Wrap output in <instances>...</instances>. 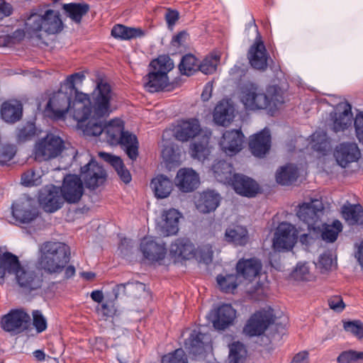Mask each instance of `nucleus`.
<instances>
[{"label": "nucleus", "mask_w": 363, "mask_h": 363, "mask_svg": "<svg viewBox=\"0 0 363 363\" xmlns=\"http://www.w3.org/2000/svg\"><path fill=\"white\" fill-rule=\"evenodd\" d=\"M113 96L111 86L102 79L97 81L91 95L77 91L73 100V118L82 122L94 118L108 117L112 112L111 101Z\"/></svg>", "instance_id": "obj_1"}, {"label": "nucleus", "mask_w": 363, "mask_h": 363, "mask_svg": "<svg viewBox=\"0 0 363 363\" xmlns=\"http://www.w3.org/2000/svg\"><path fill=\"white\" fill-rule=\"evenodd\" d=\"M6 273L14 274L19 286L26 292L38 289L43 285L42 274L21 266L18 257L13 253L0 251V279H3Z\"/></svg>", "instance_id": "obj_2"}, {"label": "nucleus", "mask_w": 363, "mask_h": 363, "mask_svg": "<svg viewBox=\"0 0 363 363\" xmlns=\"http://www.w3.org/2000/svg\"><path fill=\"white\" fill-rule=\"evenodd\" d=\"M39 269L45 274L57 275L62 273L69 262V247L61 242H45L39 249Z\"/></svg>", "instance_id": "obj_3"}, {"label": "nucleus", "mask_w": 363, "mask_h": 363, "mask_svg": "<svg viewBox=\"0 0 363 363\" xmlns=\"http://www.w3.org/2000/svg\"><path fill=\"white\" fill-rule=\"evenodd\" d=\"M63 28L59 11L48 9L43 14L31 12L25 20L24 31L30 38L40 37V33L56 34Z\"/></svg>", "instance_id": "obj_4"}, {"label": "nucleus", "mask_w": 363, "mask_h": 363, "mask_svg": "<svg viewBox=\"0 0 363 363\" xmlns=\"http://www.w3.org/2000/svg\"><path fill=\"white\" fill-rule=\"evenodd\" d=\"M73 93L66 86L65 90L62 88L54 92L45 108L46 116L52 120H60L65 117L69 109L73 112V101H72Z\"/></svg>", "instance_id": "obj_5"}, {"label": "nucleus", "mask_w": 363, "mask_h": 363, "mask_svg": "<svg viewBox=\"0 0 363 363\" xmlns=\"http://www.w3.org/2000/svg\"><path fill=\"white\" fill-rule=\"evenodd\" d=\"M64 149L63 140L54 134H48L35 145L34 157L38 162L57 157Z\"/></svg>", "instance_id": "obj_6"}, {"label": "nucleus", "mask_w": 363, "mask_h": 363, "mask_svg": "<svg viewBox=\"0 0 363 363\" xmlns=\"http://www.w3.org/2000/svg\"><path fill=\"white\" fill-rule=\"evenodd\" d=\"M30 316L23 309H11L1 318L2 330L11 335H18L28 330L30 325Z\"/></svg>", "instance_id": "obj_7"}, {"label": "nucleus", "mask_w": 363, "mask_h": 363, "mask_svg": "<svg viewBox=\"0 0 363 363\" xmlns=\"http://www.w3.org/2000/svg\"><path fill=\"white\" fill-rule=\"evenodd\" d=\"M274 322L272 308L262 309L253 313L243 328L245 334L250 337L262 335Z\"/></svg>", "instance_id": "obj_8"}, {"label": "nucleus", "mask_w": 363, "mask_h": 363, "mask_svg": "<svg viewBox=\"0 0 363 363\" xmlns=\"http://www.w3.org/2000/svg\"><path fill=\"white\" fill-rule=\"evenodd\" d=\"M12 218L16 224H28L38 216L35 201L26 196L21 197L11 205Z\"/></svg>", "instance_id": "obj_9"}, {"label": "nucleus", "mask_w": 363, "mask_h": 363, "mask_svg": "<svg viewBox=\"0 0 363 363\" xmlns=\"http://www.w3.org/2000/svg\"><path fill=\"white\" fill-rule=\"evenodd\" d=\"M324 206L321 201L313 199L309 203H303L298 206L296 215L303 223H306L308 230H315L323 214Z\"/></svg>", "instance_id": "obj_10"}, {"label": "nucleus", "mask_w": 363, "mask_h": 363, "mask_svg": "<svg viewBox=\"0 0 363 363\" xmlns=\"http://www.w3.org/2000/svg\"><path fill=\"white\" fill-rule=\"evenodd\" d=\"M81 176L84 184L89 189H96L102 185L106 179V172L93 158L81 167Z\"/></svg>", "instance_id": "obj_11"}, {"label": "nucleus", "mask_w": 363, "mask_h": 363, "mask_svg": "<svg viewBox=\"0 0 363 363\" xmlns=\"http://www.w3.org/2000/svg\"><path fill=\"white\" fill-rule=\"evenodd\" d=\"M65 201L60 188L53 184L45 186L40 191L39 202L46 212H55Z\"/></svg>", "instance_id": "obj_12"}, {"label": "nucleus", "mask_w": 363, "mask_h": 363, "mask_svg": "<svg viewBox=\"0 0 363 363\" xmlns=\"http://www.w3.org/2000/svg\"><path fill=\"white\" fill-rule=\"evenodd\" d=\"M297 239L296 230L290 223H281L279 225L273 239V247L275 250L282 251L291 250Z\"/></svg>", "instance_id": "obj_13"}, {"label": "nucleus", "mask_w": 363, "mask_h": 363, "mask_svg": "<svg viewBox=\"0 0 363 363\" xmlns=\"http://www.w3.org/2000/svg\"><path fill=\"white\" fill-rule=\"evenodd\" d=\"M241 101L246 109L252 111L264 109L270 105V99L266 94L254 85L242 91Z\"/></svg>", "instance_id": "obj_14"}, {"label": "nucleus", "mask_w": 363, "mask_h": 363, "mask_svg": "<svg viewBox=\"0 0 363 363\" xmlns=\"http://www.w3.org/2000/svg\"><path fill=\"white\" fill-rule=\"evenodd\" d=\"M247 57L252 68L262 72L267 69L269 55L260 37L250 47Z\"/></svg>", "instance_id": "obj_15"}, {"label": "nucleus", "mask_w": 363, "mask_h": 363, "mask_svg": "<svg viewBox=\"0 0 363 363\" xmlns=\"http://www.w3.org/2000/svg\"><path fill=\"white\" fill-rule=\"evenodd\" d=\"M60 188L63 198L69 203H77L84 193L82 181L77 175H67L64 179L62 186Z\"/></svg>", "instance_id": "obj_16"}, {"label": "nucleus", "mask_w": 363, "mask_h": 363, "mask_svg": "<svg viewBox=\"0 0 363 363\" xmlns=\"http://www.w3.org/2000/svg\"><path fill=\"white\" fill-rule=\"evenodd\" d=\"M236 317V311L230 304H222L211 311L210 319L213 326L218 330H225L233 323Z\"/></svg>", "instance_id": "obj_17"}, {"label": "nucleus", "mask_w": 363, "mask_h": 363, "mask_svg": "<svg viewBox=\"0 0 363 363\" xmlns=\"http://www.w3.org/2000/svg\"><path fill=\"white\" fill-rule=\"evenodd\" d=\"M244 134L241 130H230L223 133L220 145L222 150L228 155L233 156L240 152L244 143Z\"/></svg>", "instance_id": "obj_18"}, {"label": "nucleus", "mask_w": 363, "mask_h": 363, "mask_svg": "<svg viewBox=\"0 0 363 363\" xmlns=\"http://www.w3.org/2000/svg\"><path fill=\"white\" fill-rule=\"evenodd\" d=\"M360 155L359 149L354 143H340L334 152V157L337 164L344 168L349 164L357 161Z\"/></svg>", "instance_id": "obj_19"}, {"label": "nucleus", "mask_w": 363, "mask_h": 363, "mask_svg": "<svg viewBox=\"0 0 363 363\" xmlns=\"http://www.w3.org/2000/svg\"><path fill=\"white\" fill-rule=\"evenodd\" d=\"M230 181L235 192L240 195L252 198L255 196L259 191L258 184L252 178L242 174H234Z\"/></svg>", "instance_id": "obj_20"}, {"label": "nucleus", "mask_w": 363, "mask_h": 363, "mask_svg": "<svg viewBox=\"0 0 363 363\" xmlns=\"http://www.w3.org/2000/svg\"><path fill=\"white\" fill-rule=\"evenodd\" d=\"M249 147L253 155L263 157L270 150L271 135L268 128H265L251 137Z\"/></svg>", "instance_id": "obj_21"}, {"label": "nucleus", "mask_w": 363, "mask_h": 363, "mask_svg": "<svg viewBox=\"0 0 363 363\" xmlns=\"http://www.w3.org/2000/svg\"><path fill=\"white\" fill-rule=\"evenodd\" d=\"M199 174L192 169L182 168L177 174L175 184L179 189L185 193L194 191L199 185Z\"/></svg>", "instance_id": "obj_22"}, {"label": "nucleus", "mask_w": 363, "mask_h": 363, "mask_svg": "<svg viewBox=\"0 0 363 363\" xmlns=\"http://www.w3.org/2000/svg\"><path fill=\"white\" fill-rule=\"evenodd\" d=\"M143 82L146 90L151 93L170 90L168 76L155 69L143 77Z\"/></svg>", "instance_id": "obj_23"}, {"label": "nucleus", "mask_w": 363, "mask_h": 363, "mask_svg": "<svg viewBox=\"0 0 363 363\" xmlns=\"http://www.w3.org/2000/svg\"><path fill=\"white\" fill-rule=\"evenodd\" d=\"M140 248L144 257L152 262L162 260L167 252L164 244H159L146 237L141 240Z\"/></svg>", "instance_id": "obj_24"}, {"label": "nucleus", "mask_w": 363, "mask_h": 363, "mask_svg": "<svg viewBox=\"0 0 363 363\" xmlns=\"http://www.w3.org/2000/svg\"><path fill=\"white\" fill-rule=\"evenodd\" d=\"M200 131L199 121L196 118H191L181 121L178 123L174 130V136L177 140L186 142L194 138Z\"/></svg>", "instance_id": "obj_25"}, {"label": "nucleus", "mask_w": 363, "mask_h": 363, "mask_svg": "<svg viewBox=\"0 0 363 363\" xmlns=\"http://www.w3.org/2000/svg\"><path fill=\"white\" fill-rule=\"evenodd\" d=\"M219 194L213 190L203 191L199 195L195 201L196 209L201 213L206 214L214 211L220 204Z\"/></svg>", "instance_id": "obj_26"}, {"label": "nucleus", "mask_w": 363, "mask_h": 363, "mask_svg": "<svg viewBox=\"0 0 363 363\" xmlns=\"http://www.w3.org/2000/svg\"><path fill=\"white\" fill-rule=\"evenodd\" d=\"M181 218L180 213L172 208L162 214V220L160 224V230L163 236L175 235L179 230V221Z\"/></svg>", "instance_id": "obj_27"}, {"label": "nucleus", "mask_w": 363, "mask_h": 363, "mask_svg": "<svg viewBox=\"0 0 363 363\" xmlns=\"http://www.w3.org/2000/svg\"><path fill=\"white\" fill-rule=\"evenodd\" d=\"M261 269L262 263L256 258L242 259L236 264L237 276L250 281L257 277Z\"/></svg>", "instance_id": "obj_28"}, {"label": "nucleus", "mask_w": 363, "mask_h": 363, "mask_svg": "<svg viewBox=\"0 0 363 363\" xmlns=\"http://www.w3.org/2000/svg\"><path fill=\"white\" fill-rule=\"evenodd\" d=\"M1 118L7 123H13L21 120L23 115V105L16 99H9L1 104Z\"/></svg>", "instance_id": "obj_29"}, {"label": "nucleus", "mask_w": 363, "mask_h": 363, "mask_svg": "<svg viewBox=\"0 0 363 363\" xmlns=\"http://www.w3.org/2000/svg\"><path fill=\"white\" fill-rule=\"evenodd\" d=\"M337 108L340 112L335 113L333 130L335 133L347 128L352 121V106L348 102L339 104Z\"/></svg>", "instance_id": "obj_30"}, {"label": "nucleus", "mask_w": 363, "mask_h": 363, "mask_svg": "<svg viewBox=\"0 0 363 363\" xmlns=\"http://www.w3.org/2000/svg\"><path fill=\"white\" fill-rule=\"evenodd\" d=\"M170 253L179 258L190 259L195 255V247L189 238H179L171 244Z\"/></svg>", "instance_id": "obj_31"}, {"label": "nucleus", "mask_w": 363, "mask_h": 363, "mask_svg": "<svg viewBox=\"0 0 363 363\" xmlns=\"http://www.w3.org/2000/svg\"><path fill=\"white\" fill-rule=\"evenodd\" d=\"M235 117V108L228 101H220L214 108L213 121L220 125H228Z\"/></svg>", "instance_id": "obj_32"}, {"label": "nucleus", "mask_w": 363, "mask_h": 363, "mask_svg": "<svg viewBox=\"0 0 363 363\" xmlns=\"http://www.w3.org/2000/svg\"><path fill=\"white\" fill-rule=\"evenodd\" d=\"M99 156L114 168L119 178L125 184H129L131 182V174L120 157L105 152H99Z\"/></svg>", "instance_id": "obj_33"}, {"label": "nucleus", "mask_w": 363, "mask_h": 363, "mask_svg": "<svg viewBox=\"0 0 363 363\" xmlns=\"http://www.w3.org/2000/svg\"><path fill=\"white\" fill-rule=\"evenodd\" d=\"M342 215L349 225L363 226V207L362 205L344 204L342 207Z\"/></svg>", "instance_id": "obj_34"}, {"label": "nucleus", "mask_w": 363, "mask_h": 363, "mask_svg": "<svg viewBox=\"0 0 363 363\" xmlns=\"http://www.w3.org/2000/svg\"><path fill=\"white\" fill-rule=\"evenodd\" d=\"M225 240L235 246H245L249 240L248 231L241 225L228 228L225 232Z\"/></svg>", "instance_id": "obj_35"}, {"label": "nucleus", "mask_w": 363, "mask_h": 363, "mask_svg": "<svg viewBox=\"0 0 363 363\" xmlns=\"http://www.w3.org/2000/svg\"><path fill=\"white\" fill-rule=\"evenodd\" d=\"M150 187L157 198L164 199L172 192V182L167 177L160 174L152 179Z\"/></svg>", "instance_id": "obj_36"}, {"label": "nucleus", "mask_w": 363, "mask_h": 363, "mask_svg": "<svg viewBox=\"0 0 363 363\" xmlns=\"http://www.w3.org/2000/svg\"><path fill=\"white\" fill-rule=\"evenodd\" d=\"M118 144L121 145L131 160L134 161L137 159L138 156V140L135 135L123 130L118 140Z\"/></svg>", "instance_id": "obj_37"}, {"label": "nucleus", "mask_w": 363, "mask_h": 363, "mask_svg": "<svg viewBox=\"0 0 363 363\" xmlns=\"http://www.w3.org/2000/svg\"><path fill=\"white\" fill-rule=\"evenodd\" d=\"M111 35L122 40H128L145 35V31L140 28H131L122 24L115 25L111 30Z\"/></svg>", "instance_id": "obj_38"}, {"label": "nucleus", "mask_w": 363, "mask_h": 363, "mask_svg": "<svg viewBox=\"0 0 363 363\" xmlns=\"http://www.w3.org/2000/svg\"><path fill=\"white\" fill-rule=\"evenodd\" d=\"M124 130L123 121L120 119H113L104 125V133L106 139L112 145L118 144V140Z\"/></svg>", "instance_id": "obj_39"}, {"label": "nucleus", "mask_w": 363, "mask_h": 363, "mask_svg": "<svg viewBox=\"0 0 363 363\" xmlns=\"http://www.w3.org/2000/svg\"><path fill=\"white\" fill-rule=\"evenodd\" d=\"M298 177V169L297 167L293 164H287L281 167L280 170L276 174V181L281 185H291Z\"/></svg>", "instance_id": "obj_40"}, {"label": "nucleus", "mask_w": 363, "mask_h": 363, "mask_svg": "<svg viewBox=\"0 0 363 363\" xmlns=\"http://www.w3.org/2000/svg\"><path fill=\"white\" fill-rule=\"evenodd\" d=\"M62 9L67 17L79 23L82 17L88 13L89 6L86 3H69L63 4Z\"/></svg>", "instance_id": "obj_41"}, {"label": "nucleus", "mask_w": 363, "mask_h": 363, "mask_svg": "<svg viewBox=\"0 0 363 363\" xmlns=\"http://www.w3.org/2000/svg\"><path fill=\"white\" fill-rule=\"evenodd\" d=\"M145 289V285L143 283L135 281L117 284L112 291L115 296L121 294V291H123V294H126V296L137 297Z\"/></svg>", "instance_id": "obj_42"}, {"label": "nucleus", "mask_w": 363, "mask_h": 363, "mask_svg": "<svg viewBox=\"0 0 363 363\" xmlns=\"http://www.w3.org/2000/svg\"><path fill=\"white\" fill-rule=\"evenodd\" d=\"M91 118L87 121L86 124L84 123L87 121H83L82 122L77 121V126L82 129L84 134L88 136H99L104 133V125L102 121H99L101 118H94L92 116H90Z\"/></svg>", "instance_id": "obj_43"}, {"label": "nucleus", "mask_w": 363, "mask_h": 363, "mask_svg": "<svg viewBox=\"0 0 363 363\" xmlns=\"http://www.w3.org/2000/svg\"><path fill=\"white\" fill-rule=\"evenodd\" d=\"M212 170L216 179L221 182H228L233 178V167L225 160L216 161L212 166Z\"/></svg>", "instance_id": "obj_44"}, {"label": "nucleus", "mask_w": 363, "mask_h": 363, "mask_svg": "<svg viewBox=\"0 0 363 363\" xmlns=\"http://www.w3.org/2000/svg\"><path fill=\"white\" fill-rule=\"evenodd\" d=\"M318 228L321 230V238L324 241L334 242L342 230V225L340 220H335L331 225L323 223L321 229Z\"/></svg>", "instance_id": "obj_45"}, {"label": "nucleus", "mask_w": 363, "mask_h": 363, "mask_svg": "<svg viewBox=\"0 0 363 363\" xmlns=\"http://www.w3.org/2000/svg\"><path fill=\"white\" fill-rule=\"evenodd\" d=\"M199 65L196 57L191 54H187L182 57L179 69L182 74L191 76L199 70Z\"/></svg>", "instance_id": "obj_46"}, {"label": "nucleus", "mask_w": 363, "mask_h": 363, "mask_svg": "<svg viewBox=\"0 0 363 363\" xmlns=\"http://www.w3.org/2000/svg\"><path fill=\"white\" fill-rule=\"evenodd\" d=\"M247 350L240 342H234L230 345L229 362L245 363Z\"/></svg>", "instance_id": "obj_47"}, {"label": "nucleus", "mask_w": 363, "mask_h": 363, "mask_svg": "<svg viewBox=\"0 0 363 363\" xmlns=\"http://www.w3.org/2000/svg\"><path fill=\"white\" fill-rule=\"evenodd\" d=\"M220 60L218 55H207L199 64V69L205 74H212L216 71Z\"/></svg>", "instance_id": "obj_48"}, {"label": "nucleus", "mask_w": 363, "mask_h": 363, "mask_svg": "<svg viewBox=\"0 0 363 363\" xmlns=\"http://www.w3.org/2000/svg\"><path fill=\"white\" fill-rule=\"evenodd\" d=\"M36 134V127L33 122L28 121L16 130L18 143H23L31 140Z\"/></svg>", "instance_id": "obj_49"}, {"label": "nucleus", "mask_w": 363, "mask_h": 363, "mask_svg": "<svg viewBox=\"0 0 363 363\" xmlns=\"http://www.w3.org/2000/svg\"><path fill=\"white\" fill-rule=\"evenodd\" d=\"M150 65L153 69L165 73L166 75L174 67L172 60L167 55L159 56L156 60H152Z\"/></svg>", "instance_id": "obj_50"}, {"label": "nucleus", "mask_w": 363, "mask_h": 363, "mask_svg": "<svg viewBox=\"0 0 363 363\" xmlns=\"http://www.w3.org/2000/svg\"><path fill=\"white\" fill-rule=\"evenodd\" d=\"M337 363H363V352L348 350L342 352L337 357Z\"/></svg>", "instance_id": "obj_51"}, {"label": "nucleus", "mask_w": 363, "mask_h": 363, "mask_svg": "<svg viewBox=\"0 0 363 363\" xmlns=\"http://www.w3.org/2000/svg\"><path fill=\"white\" fill-rule=\"evenodd\" d=\"M216 279L220 289L225 293L232 292L238 286L237 277L234 274H228L225 277L218 275Z\"/></svg>", "instance_id": "obj_52"}, {"label": "nucleus", "mask_w": 363, "mask_h": 363, "mask_svg": "<svg viewBox=\"0 0 363 363\" xmlns=\"http://www.w3.org/2000/svg\"><path fill=\"white\" fill-rule=\"evenodd\" d=\"M161 363H188L185 352L179 348L162 356Z\"/></svg>", "instance_id": "obj_53"}, {"label": "nucleus", "mask_w": 363, "mask_h": 363, "mask_svg": "<svg viewBox=\"0 0 363 363\" xmlns=\"http://www.w3.org/2000/svg\"><path fill=\"white\" fill-rule=\"evenodd\" d=\"M344 330L358 339H363V323L359 320L343 321Z\"/></svg>", "instance_id": "obj_54"}, {"label": "nucleus", "mask_w": 363, "mask_h": 363, "mask_svg": "<svg viewBox=\"0 0 363 363\" xmlns=\"http://www.w3.org/2000/svg\"><path fill=\"white\" fill-rule=\"evenodd\" d=\"M33 325L38 333H43L47 329V320L39 310H35L32 313Z\"/></svg>", "instance_id": "obj_55"}, {"label": "nucleus", "mask_w": 363, "mask_h": 363, "mask_svg": "<svg viewBox=\"0 0 363 363\" xmlns=\"http://www.w3.org/2000/svg\"><path fill=\"white\" fill-rule=\"evenodd\" d=\"M16 154V147L12 145H4L0 147V163L5 164L11 161Z\"/></svg>", "instance_id": "obj_56"}, {"label": "nucleus", "mask_w": 363, "mask_h": 363, "mask_svg": "<svg viewBox=\"0 0 363 363\" xmlns=\"http://www.w3.org/2000/svg\"><path fill=\"white\" fill-rule=\"evenodd\" d=\"M208 150L201 143H194L191 145V155L199 161H204L208 155Z\"/></svg>", "instance_id": "obj_57"}, {"label": "nucleus", "mask_w": 363, "mask_h": 363, "mask_svg": "<svg viewBox=\"0 0 363 363\" xmlns=\"http://www.w3.org/2000/svg\"><path fill=\"white\" fill-rule=\"evenodd\" d=\"M85 78V75L82 72H76L67 77L66 82L67 85L65 86L70 91L74 93V95L77 94V91H79L76 86L75 82L76 81L82 82ZM76 96H74L75 97Z\"/></svg>", "instance_id": "obj_58"}, {"label": "nucleus", "mask_w": 363, "mask_h": 363, "mask_svg": "<svg viewBox=\"0 0 363 363\" xmlns=\"http://www.w3.org/2000/svg\"><path fill=\"white\" fill-rule=\"evenodd\" d=\"M318 266L324 271H329L332 268L333 258L329 252H325L319 256Z\"/></svg>", "instance_id": "obj_59"}, {"label": "nucleus", "mask_w": 363, "mask_h": 363, "mask_svg": "<svg viewBox=\"0 0 363 363\" xmlns=\"http://www.w3.org/2000/svg\"><path fill=\"white\" fill-rule=\"evenodd\" d=\"M185 344L189 348L194 351V348L200 347L202 345L201 334L194 330L186 340Z\"/></svg>", "instance_id": "obj_60"}, {"label": "nucleus", "mask_w": 363, "mask_h": 363, "mask_svg": "<svg viewBox=\"0 0 363 363\" xmlns=\"http://www.w3.org/2000/svg\"><path fill=\"white\" fill-rule=\"evenodd\" d=\"M328 306L331 309L338 313L342 312L345 308V304L343 302L342 298L338 296L329 298Z\"/></svg>", "instance_id": "obj_61"}, {"label": "nucleus", "mask_w": 363, "mask_h": 363, "mask_svg": "<svg viewBox=\"0 0 363 363\" xmlns=\"http://www.w3.org/2000/svg\"><path fill=\"white\" fill-rule=\"evenodd\" d=\"M35 173L33 170H28L24 172L21 176V182L26 186H32L37 184Z\"/></svg>", "instance_id": "obj_62"}, {"label": "nucleus", "mask_w": 363, "mask_h": 363, "mask_svg": "<svg viewBox=\"0 0 363 363\" xmlns=\"http://www.w3.org/2000/svg\"><path fill=\"white\" fill-rule=\"evenodd\" d=\"M354 127L357 138L359 142L363 143V112H360L356 116Z\"/></svg>", "instance_id": "obj_63"}, {"label": "nucleus", "mask_w": 363, "mask_h": 363, "mask_svg": "<svg viewBox=\"0 0 363 363\" xmlns=\"http://www.w3.org/2000/svg\"><path fill=\"white\" fill-rule=\"evenodd\" d=\"M308 273L309 269L306 264H298L293 272V276L296 279L304 280L306 279V276Z\"/></svg>", "instance_id": "obj_64"}]
</instances>
